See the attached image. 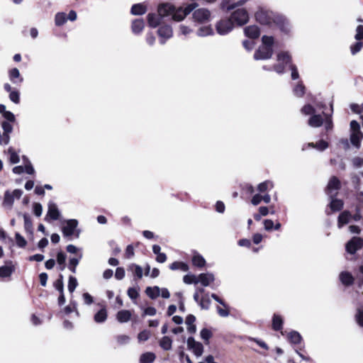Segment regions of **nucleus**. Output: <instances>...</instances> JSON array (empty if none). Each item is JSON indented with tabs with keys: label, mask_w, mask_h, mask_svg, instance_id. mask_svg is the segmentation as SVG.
Here are the masks:
<instances>
[{
	"label": "nucleus",
	"mask_w": 363,
	"mask_h": 363,
	"mask_svg": "<svg viewBox=\"0 0 363 363\" xmlns=\"http://www.w3.org/2000/svg\"><path fill=\"white\" fill-rule=\"evenodd\" d=\"M60 217V212L57 208V206L55 203L50 201L48 203V211L45 217V220L46 221H49L50 220H56L59 219Z\"/></svg>",
	"instance_id": "nucleus-13"
},
{
	"label": "nucleus",
	"mask_w": 363,
	"mask_h": 363,
	"mask_svg": "<svg viewBox=\"0 0 363 363\" xmlns=\"http://www.w3.org/2000/svg\"><path fill=\"white\" fill-rule=\"evenodd\" d=\"M340 187V180L335 177H333L330 179L328 186H327V194L330 197H334L337 195V191Z\"/></svg>",
	"instance_id": "nucleus-15"
},
{
	"label": "nucleus",
	"mask_w": 363,
	"mask_h": 363,
	"mask_svg": "<svg viewBox=\"0 0 363 363\" xmlns=\"http://www.w3.org/2000/svg\"><path fill=\"white\" fill-rule=\"evenodd\" d=\"M350 217L351 216L348 212L344 211L342 213L338 218L339 228H341L343 225L348 223L350 222Z\"/></svg>",
	"instance_id": "nucleus-42"
},
{
	"label": "nucleus",
	"mask_w": 363,
	"mask_h": 363,
	"mask_svg": "<svg viewBox=\"0 0 363 363\" xmlns=\"http://www.w3.org/2000/svg\"><path fill=\"white\" fill-rule=\"evenodd\" d=\"M196 320V318L193 315H189L185 320V323L186 325V328L189 333L193 334L196 331V327L194 325V322Z\"/></svg>",
	"instance_id": "nucleus-29"
},
{
	"label": "nucleus",
	"mask_w": 363,
	"mask_h": 363,
	"mask_svg": "<svg viewBox=\"0 0 363 363\" xmlns=\"http://www.w3.org/2000/svg\"><path fill=\"white\" fill-rule=\"evenodd\" d=\"M277 63L274 65L273 67H263L264 69L272 70L273 69L277 74H283L287 65H291V57L288 52L279 51L276 55Z\"/></svg>",
	"instance_id": "nucleus-4"
},
{
	"label": "nucleus",
	"mask_w": 363,
	"mask_h": 363,
	"mask_svg": "<svg viewBox=\"0 0 363 363\" xmlns=\"http://www.w3.org/2000/svg\"><path fill=\"white\" fill-rule=\"evenodd\" d=\"M15 271V267L11 262H6V264L0 267V278L10 277Z\"/></svg>",
	"instance_id": "nucleus-17"
},
{
	"label": "nucleus",
	"mask_w": 363,
	"mask_h": 363,
	"mask_svg": "<svg viewBox=\"0 0 363 363\" xmlns=\"http://www.w3.org/2000/svg\"><path fill=\"white\" fill-rule=\"evenodd\" d=\"M34 214L40 217L43 213V206L40 203H34L33 205Z\"/></svg>",
	"instance_id": "nucleus-57"
},
{
	"label": "nucleus",
	"mask_w": 363,
	"mask_h": 363,
	"mask_svg": "<svg viewBox=\"0 0 363 363\" xmlns=\"http://www.w3.org/2000/svg\"><path fill=\"white\" fill-rule=\"evenodd\" d=\"M7 153L9 156V161L12 164H16L20 162V157L18 153L12 147H10L8 149Z\"/></svg>",
	"instance_id": "nucleus-36"
},
{
	"label": "nucleus",
	"mask_w": 363,
	"mask_h": 363,
	"mask_svg": "<svg viewBox=\"0 0 363 363\" xmlns=\"http://www.w3.org/2000/svg\"><path fill=\"white\" fill-rule=\"evenodd\" d=\"M132 317V313L128 310H121L116 313V320L124 323L128 322Z\"/></svg>",
	"instance_id": "nucleus-21"
},
{
	"label": "nucleus",
	"mask_w": 363,
	"mask_h": 363,
	"mask_svg": "<svg viewBox=\"0 0 363 363\" xmlns=\"http://www.w3.org/2000/svg\"><path fill=\"white\" fill-rule=\"evenodd\" d=\"M77 286H78V282H77V279L73 276H69V280H68V285H67L68 291L71 294H72L74 291V290L76 289V288L77 287Z\"/></svg>",
	"instance_id": "nucleus-44"
},
{
	"label": "nucleus",
	"mask_w": 363,
	"mask_h": 363,
	"mask_svg": "<svg viewBox=\"0 0 363 363\" xmlns=\"http://www.w3.org/2000/svg\"><path fill=\"white\" fill-rule=\"evenodd\" d=\"M193 18L195 22L204 23L211 20V12L205 8H201L193 13Z\"/></svg>",
	"instance_id": "nucleus-10"
},
{
	"label": "nucleus",
	"mask_w": 363,
	"mask_h": 363,
	"mask_svg": "<svg viewBox=\"0 0 363 363\" xmlns=\"http://www.w3.org/2000/svg\"><path fill=\"white\" fill-rule=\"evenodd\" d=\"M211 301L208 294H205L201 298L199 305L202 309H208L210 307Z\"/></svg>",
	"instance_id": "nucleus-47"
},
{
	"label": "nucleus",
	"mask_w": 363,
	"mask_h": 363,
	"mask_svg": "<svg viewBox=\"0 0 363 363\" xmlns=\"http://www.w3.org/2000/svg\"><path fill=\"white\" fill-rule=\"evenodd\" d=\"M363 44L362 42L358 41L350 46V50L352 54L354 55L359 52L362 48Z\"/></svg>",
	"instance_id": "nucleus-54"
},
{
	"label": "nucleus",
	"mask_w": 363,
	"mask_h": 363,
	"mask_svg": "<svg viewBox=\"0 0 363 363\" xmlns=\"http://www.w3.org/2000/svg\"><path fill=\"white\" fill-rule=\"evenodd\" d=\"M66 255L65 253L60 252L57 255V262L59 265L65 264Z\"/></svg>",
	"instance_id": "nucleus-64"
},
{
	"label": "nucleus",
	"mask_w": 363,
	"mask_h": 363,
	"mask_svg": "<svg viewBox=\"0 0 363 363\" xmlns=\"http://www.w3.org/2000/svg\"><path fill=\"white\" fill-rule=\"evenodd\" d=\"M214 27L216 33L222 36L228 35L235 28L229 17L219 19L215 23Z\"/></svg>",
	"instance_id": "nucleus-6"
},
{
	"label": "nucleus",
	"mask_w": 363,
	"mask_h": 363,
	"mask_svg": "<svg viewBox=\"0 0 363 363\" xmlns=\"http://www.w3.org/2000/svg\"><path fill=\"white\" fill-rule=\"evenodd\" d=\"M305 92V87L301 84H298L294 89V93L298 97L302 96Z\"/></svg>",
	"instance_id": "nucleus-55"
},
{
	"label": "nucleus",
	"mask_w": 363,
	"mask_h": 363,
	"mask_svg": "<svg viewBox=\"0 0 363 363\" xmlns=\"http://www.w3.org/2000/svg\"><path fill=\"white\" fill-rule=\"evenodd\" d=\"M273 37L264 35L262 38V45L258 48L254 54V59L256 60H264L269 59L273 54Z\"/></svg>",
	"instance_id": "nucleus-2"
},
{
	"label": "nucleus",
	"mask_w": 363,
	"mask_h": 363,
	"mask_svg": "<svg viewBox=\"0 0 363 363\" xmlns=\"http://www.w3.org/2000/svg\"><path fill=\"white\" fill-rule=\"evenodd\" d=\"M172 340L169 337L164 336L161 339L160 345L162 349L169 350L172 348Z\"/></svg>",
	"instance_id": "nucleus-43"
},
{
	"label": "nucleus",
	"mask_w": 363,
	"mask_h": 363,
	"mask_svg": "<svg viewBox=\"0 0 363 363\" xmlns=\"http://www.w3.org/2000/svg\"><path fill=\"white\" fill-rule=\"evenodd\" d=\"M284 320L282 317L279 314H274L272 320V328L275 331H281L282 335L284 333L282 331Z\"/></svg>",
	"instance_id": "nucleus-18"
},
{
	"label": "nucleus",
	"mask_w": 363,
	"mask_h": 363,
	"mask_svg": "<svg viewBox=\"0 0 363 363\" xmlns=\"http://www.w3.org/2000/svg\"><path fill=\"white\" fill-rule=\"evenodd\" d=\"M286 335L288 340L293 344L296 345L300 343L301 341V336L296 331L292 330L288 333Z\"/></svg>",
	"instance_id": "nucleus-33"
},
{
	"label": "nucleus",
	"mask_w": 363,
	"mask_h": 363,
	"mask_svg": "<svg viewBox=\"0 0 363 363\" xmlns=\"http://www.w3.org/2000/svg\"><path fill=\"white\" fill-rule=\"evenodd\" d=\"M145 292L150 298L154 299L160 296V288L158 286H149L146 289Z\"/></svg>",
	"instance_id": "nucleus-38"
},
{
	"label": "nucleus",
	"mask_w": 363,
	"mask_h": 363,
	"mask_svg": "<svg viewBox=\"0 0 363 363\" xmlns=\"http://www.w3.org/2000/svg\"><path fill=\"white\" fill-rule=\"evenodd\" d=\"M354 38L357 41L363 40V26L360 25L357 27Z\"/></svg>",
	"instance_id": "nucleus-59"
},
{
	"label": "nucleus",
	"mask_w": 363,
	"mask_h": 363,
	"mask_svg": "<svg viewBox=\"0 0 363 363\" xmlns=\"http://www.w3.org/2000/svg\"><path fill=\"white\" fill-rule=\"evenodd\" d=\"M356 320L359 325L363 326V308H358L355 315Z\"/></svg>",
	"instance_id": "nucleus-61"
},
{
	"label": "nucleus",
	"mask_w": 363,
	"mask_h": 363,
	"mask_svg": "<svg viewBox=\"0 0 363 363\" xmlns=\"http://www.w3.org/2000/svg\"><path fill=\"white\" fill-rule=\"evenodd\" d=\"M107 316V311L105 307H103L94 315V320L97 323H102L106 320Z\"/></svg>",
	"instance_id": "nucleus-26"
},
{
	"label": "nucleus",
	"mask_w": 363,
	"mask_h": 363,
	"mask_svg": "<svg viewBox=\"0 0 363 363\" xmlns=\"http://www.w3.org/2000/svg\"><path fill=\"white\" fill-rule=\"evenodd\" d=\"M214 279L213 274L211 273H203L198 276V283H201L204 286H209Z\"/></svg>",
	"instance_id": "nucleus-20"
},
{
	"label": "nucleus",
	"mask_w": 363,
	"mask_h": 363,
	"mask_svg": "<svg viewBox=\"0 0 363 363\" xmlns=\"http://www.w3.org/2000/svg\"><path fill=\"white\" fill-rule=\"evenodd\" d=\"M301 112L305 115H313L315 113V109L311 105H306L302 108Z\"/></svg>",
	"instance_id": "nucleus-60"
},
{
	"label": "nucleus",
	"mask_w": 363,
	"mask_h": 363,
	"mask_svg": "<svg viewBox=\"0 0 363 363\" xmlns=\"http://www.w3.org/2000/svg\"><path fill=\"white\" fill-rule=\"evenodd\" d=\"M228 17L235 27L242 26L249 21V13L244 8L233 11Z\"/></svg>",
	"instance_id": "nucleus-5"
},
{
	"label": "nucleus",
	"mask_w": 363,
	"mask_h": 363,
	"mask_svg": "<svg viewBox=\"0 0 363 363\" xmlns=\"http://www.w3.org/2000/svg\"><path fill=\"white\" fill-rule=\"evenodd\" d=\"M55 24L58 26L63 25L67 21L66 13H57L55 18Z\"/></svg>",
	"instance_id": "nucleus-46"
},
{
	"label": "nucleus",
	"mask_w": 363,
	"mask_h": 363,
	"mask_svg": "<svg viewBox=\"0 0 363 363\" xmlns=\"http://www.w3.org/2000/svg\"><path fill=\"white\" fill-rule=\"evenodd\" d=\"M1 127L4 130V133H6V135H9V133L12 132L13 127L9 122H2Z\"/></svg>",
	"instance_id": "nucleus-62"
},
{
	"label": "nucleus",
	"mask_w": 363,
	"mask_h": 363,
	"mask_svg": "<svg viewBox=\"0 0 363 363\" xmlns=\"http://www.w3.org/2000/svg\"><path fill=\"white\" fill-rule=\"evenodd\" d=\"M23 158L25 161L24 166L18 165L13 167V172L16 174H21L24 172L28 174H33L35 173V169L31 162L26 157H23Z\"/></svg>",
	"instance_id": "nucleus-12"
},
{
	"label": "nucleus",
	"mask_w": 363,
	"mask_h": 363,
	"mask_svg": "<svg viewBox=\"0 0 363 363\" xmlns=\"http://www.w3.org/2000/svg\"><path fill=\"white\" fill-rule=\"evenodd\" d=\"M223 307L218 306L217 312L221 317H228L229 315L228 307L225 303L221 305Z\"/></svg>",
	"instance_id": "nucleus-50"
},
{
	"label": "nucleus",
	"mask_w": 363,
	"mask_h": 363,
	"mask_svg": "<svg viewBox=\"0 0 363 363\" xmlns=\"http://www.w3.org/2000/svg\"><path fill=\"white\" fill-rule=\"evenodd\" d=\"M23 194L21 189H14L13 191L7 190L4 193L2 205L4 208L11 209L13 205L15 199H19Z\"/></svg>",
	"instance_id": "nucleus-9"
},
{
	"label": "nucleus",
	"mask_w": 363,
	"mask_h": 363,
	"mask_svg": "<svg viewBox=\"0 0 363 363\" xmlns=\"http://www.w3.org/2000/svg\"><path fill=\"white\" fill-rule=\"evenodd\" d=\"M197 4L193 3L189 4L184 9L182 7H176L174 5L166 3L158 6L157 12L160 18L172 16L175 21H181L189 14L196 6Z\"/></svg>",
	"instance_id": "nucleus-1"
},
{
	"label": "nucleus",
	"mask_w": 363,
	"mask_h": 363,
	"mask_svg": "<svg viewBox=\"0 0 363 363\" xmlns=\"http://www.w3.org/2000/svg\"><path fill=\"white\" fill-rule=\"evenodd\" d=\"M16 241L18 246L23 247L26 246V241L19 233L16 234Z\"/></svg>",
	"instance_id": "nucleus-63"
},
{
	"label": "nucleus",
	"mask_w": 363,
	"mask_h": 363,
	"mask_svg": "<svg viewBox=\"0 0 363 363\" xmlns=\"http://www.w3.org/2000/svg\"><path fill=\"white\" fill-rule=\"evenodd\" d=\"M147 11V7L143 4H134L131 8L133 15H143Z\"/></svg>",
	"instance_id": "nucleus-32"
},
{
	"label": "nucleus",
	"mask_w": 363,
	"mask_h": 363,
	"mask_svg": "<svg viewBox=\"0 0 363 363\" xmlns=\"http://www.w3.org/2000/svg\"><path fill=\"white\" fill-rule=\"evenodd\" d=\"M155 359V355L152 352H145L140 357V363H152Z\"/></svg>",
	"instance_id": "nucleus-39"
},
{
	"label": "nucleus",
	"mask_w": 363,
	"mask_h": 363,
	"mask_svg": "<svg viewBox=\"0 0 363 363\" xmlns=\"http://www.w3.org/2000/svg\"><path fill=\"white\" fill-rule=\"evenodd\" d=\"M82 299L84 301V304L89 306L94 303V298L89 293H84L82 294Z\"/></svg>",
	"instance_id": "nucleus-58"
},
{
	"label": "nucleus",
	"mask_w": 363,
	"mask_h": 363,
	"mask_svg": "<svg viewBox=\"0 0 363 363\" xmlns=\"http://www.w3.org/2000/svg\"><path fill=\"white\" fill-rule=\"evenodd\" d=\"M183 281L185 284H198V277L189 274L184 277Z\"/></svg>",
	"instance_id": "nucleus-48"
},
{
	"label": "nucleus",
	"mask_w": 363,
	"mask_h": 363,
	"mask_svg": "<svg viewBox=\"0 0 363 363\" xmlns=\"http://www.w3.org/2000/svg\"><path fill=\"white\" fill-rule=\"evenodd\" d=\"M191 261L192 264L197 267H203L206 264L205 259L197 252L194 253Z\"/></svg>",
	"instance_id": "nucleus-31"
},
{
	"label": "nucleus",
	"mask_w": 363,
	"mask_h": 363,
	"mask_svg": "<svg viewBox=\"0 0 363 363\" xmlns=\"http://www.w3.org/2000/svg\"><path fill=\"white\" fill-rule=\"evenodd\" d=\"M248 0H240L236 4H232L228 5L229 0H221L220 4V8L221 9H225L227 11L233 10L238 6H242L245 4Z\"/></svg>",
	"instance_id": "nucleus-24"
},
{
	"label": "nucleus",
	"mask_w": 363,
	"mask_h": 363,
	"mask_svg": "<svg viewBox=\"0 0 363 363\" xmlns=\"http://www.w3.org/2000/svg\"><path fill=\"white\" fill-rule=\"evenodd\" d=\"M62 279L63 276L60 274L59 279H57L54 284L55 288L60 292V294H62V292H64V284Z\"/></svg>",
	"instance_id": "nucleus-52"
},
{
	"label": "nucleus",
	"mask_w": 363,
	"mask_h": 363,
	"mask_svg": "<svg viewBox=\"0 0 363 363\" xmlns=\"http://www.w3.org/2000/svg\"><path fill=\"white\" fill-rule=\"evenodd\" d=\"M328 146V144L326 141L321 140L317 142L315 144L313 143H309L307 145V147H315L319 151H323L325 150Z\"/></svg>",
	"instance_id": "nucleus-41"
},
{
	"label": "nucleus",
	"mask_w": 363,
	"mask_h": 363,
	"mask_svg": "<svg viewBox=\"0 0 363 363\" xmlns=\"http://www.w3.org/2000/svg\"><path fill=\"white\" fill-rule=\"evenodd\" d=\"M187 346L196 357L202 355L203 352V347L201 343L195 341L193 337H189L187 340Z\"/></svg>",
	"instance_id": "nucleus-16"
},
{
	"label": "nucleus",
	"mask_w": 363,
	"mask_h": 363,
	"mask_svg": "<svg viewBox=\"0 0 363 363\" xmlns=\"http://www.w3.org/2000/svg\"><path fill=\"white\" fill-rule=\"evenodd\" d=\"M244 32L247 37L252 39L257 38L260 35L259 28L256 26H250L246 27Z\"/></svg>",
	"instance_id": "nucleus-22"
},
{
	"label": "nucleus",
	"mask_w": 363,
	"mask_h": 363,
	"mask_svg": "<svg viewBox=\"0 0 363 363\" xmlns=\"http://www.w3.org/2000/svg\"><path fill=\"white\" fill-rule=\"evenodd\" d=\"M9 79L14 84L21 83L23 79L21 77L17 68H13L9 72Z\"/></svg>",
	"instance_id": "nucleus-25"
},
{
	"label": "nucleus",
	"mask_w": 363,
	"mask_h": 363,
	"mask_svg": "<svg viewBox=\"0 0 363 363\" xmlns=\"http://www.w3.org/2000/svg\"><path fill=\"white\" fill-rule=\"evenodd\" d=\"M257 20L262 24L271 25L273 23L277 25L285 23V19L281 16L275 14L274 12L268 10H260L256 15Z\"/></svg>",
	"instance_id": "nucleus-3"
},
{
	"label": "nucleus",
	"mask_w": 363,
	"mask_h": 363,
	"mask_svg": "<svg viewBox=\"0 0 363 363\" xmlns=\"http://www.w3.org/2000/svg\"><path fill=\"white\" fill-rule=\"evenodd\" d=\"M273 187H274L273 182L269 180H267V181H264V182L260 183L257 186V190L260 193H264L265 191H267L268 190L273 189Z\"/></svg>",
	"instance_id": "nucleus-37"
},
{
	"label": "nucleus",
	"mask_w": 363,
	"mask_h": 363,
	"mask_svg": "<svg viewBox=\"0 0 363 363\" xmlns=\"http://www.w3.org/2000/svg\"><path fill=\"white\" fill-rule=\"evenodd\" d=\"M172 270H181L182 272H187L189 266L187 264L182 262H174L169 265Z\"/></svg>",
	"instance_id": "nucleus-35"
},
{
	"label": "nucleus",
	"mask_w": 363,
	"mask_h": 363,
	"mask_svg": "<svg viewBox=\"0 0 363 363\" xmlns=\"http://www.w3.org/2000/svg\"><path fill=\"white\" fill-rule=\"evenodd\" d=\"M150 332L147 330H144L143 331H141L138 335V340L139 342H145V341H147L150 337Z\"/></svg>",
	"instance_id": "nucleus-49"
},
{
	"label": "nucleus",
	"mask_w": 363,
	"mask_h": 363,
	"mask_svg": "<svg viewBox=\"0 0 363 363\" xmlns=\"http://www.w3.org/2000/svg\"><path fill=\"white\" fill-rule=\"evenodd\" d=\"M160 16L158 15H156L155 13H149L147 16V20L148 25L150 27L156 28L157 26L160 25V21H161Z\"/></svg>",
	"instance_id": "nucleus-30"
},
{
	"label": "nucleus",
	"mask_w": 363,
	"mask_h": 363,
	"mask_svg": "<svg viewBox=\"0 0 363 363\" xmlns=\"http://www.w3.org/2000/svg\"><path fill=\"white\" fill-rule=\"evenodd\" d=\"M82 257V255H80L79 258L73 257L69 259L68 267L72 273H76L77 266L78 265Z\"/></svg>",
	"instance_id": "nucleus-45"
},
{
	"label": "nucleus",
	"mask_w": 363,
	"mask_h": 363,
	"mask_svg": "<svg viewBox=\"0 0 363 363\" xmlns=\"http://www.w3.org/2000/svg\"><path fill=\"white\" fill-rule=\"evenodd\" d=\"M179 30L180 34L183 35H187L191 34L193 32V29L189 26H187L184 24H181L179 27Z\"/></svg>",
	"instance_id": "nucleus-53"
},
{
	"label": "nucleus",
	"mask_w": 363,
	"mask_h": 363,
	"mask_svg": "<svg viewBox=\"0 0 363 363\" xmlns=\"http://www.w3.org/2000/svg\"><path fill=\"white\" fill-rule=\"evenodd\" d=\"M9 99L15 104H18L20 101L19 92L18 91H12L9 93Z\"/></svg>",
	"instance_id": "nucleus-56"
},
{
	"label": "nucleus",
	"mask_w": 363,
	"mask_h": 363,
	"mask_svg": "<svg viewBox=\"0 0 363 363\" xmlns=\"http://www.w3.org/2000/svg\"><path fill=\"white\" fill-rule=\"evenodd\" d=\"M362 139L363 133L360 130L359 124L356 121H352L350 123V142L352 145L359 149Z\"/></svg>",
	"instance_id": "nucleus-8"
},
{
	"label": "nucleus",
	"mask_w": 363,
	"mask_h": 363,
	"mask_svg": "<svg viewBox=\"0 0 363 363\" xmlns=\"http://www.w3.org/2000/svg\"><path fill=\"white\" fill-rule=\"evenodd\" d=\"M323 123V119L320 115L313 114L308 120V125L313 128L320 127Z\"/></svg>",
	"instance_id": "nucleus-27"
},
{
	"label": "nucleus",
	"mask_w": 363,
	"mask_h": 363,
	"mask_svg": "<svg viewBox=\"0 0 363 363\" xmlns=\"http://www.w3.org/2000/svg\"><path fill=\"white\" fill-rule=\"evenodd\" d=\"M363 246V240L359 237H354L346 245V250L350 254H354Z\"/></svg>",
	"instance_id": "nucleus-14"
},
{
	"label": "nucleus",
	"mask_w": 363,
	"mask_h": 363,
	"mask_svg": "<svg viewBox=\"0 0 363 363\" xmlns=\"http://www.w3.org/2000/svg\"><path fill=\"white\" fill-rule=\"evenodd\" d=\"M145 27V22L142 19H135L132 23L131 29L133 33H140Z\"/></svg>",
	"instance_id": "nucleus-28"
},
{
	"label": "nucleus",
	"mask_w": 363,
	"mask_h": 363,
	"mask_svg": "<svg viewBox=\"0 0 363 363\" xmlns=\"http://www.w3.org/2000/svg\"><path fill=\"white\" fill-rule=\"evenodd\" d=\"M331 198V201L330 203V207L332 211H340L343 206V202L342 200L334 199L333 197Z\"/></svg>",
	"instance_id": "nucleus-40"
},
{
	"label": "nucleus",
	"mask_w": 363,
	"mask_h": 363,
	"mask_svg": "<svg viewBox=\"0 0 363 363\" xmlns=\"http://www.w3.org/2000/svg\"><path fill=\"white\" fill-rule=\"evenodd\" d=\"M130 340V337L127 335H120L116 337V342L121 345L128 344Z\"/></svg>",
	"instance_id": "nucleus-51"
},
{
	"label": "nucleus",
	"mask_w": 363,
	"mask_h": 363,
	"mask_svg": "<svg viewBox=\"0 0 363 363\" xmlns=\"http://www.w3.org/2000/svg\"><path fill=\"white\" fill-rule=\"evenodd\" d=\"M157 35L160 38V43L162 45L165 44L166 42L173 36L172 26L167 24L160 26L157 30Z\"/></svg>",
	"instance_id": "nucleus-11"
},
{
	"label": "nucleus",
	"mask_w": 363,
	"mask_h": 363,
	"mask_svg": "<svg viewBox=\"0 0 363 363\" xmlns=\"http://www.w3.org/2000/svg\"><path fill=\"white\" fill-rule=\"evenodd\" d=\"M339 279L341 283L345 286H350L354 282V277L351 273L344 271L339 275Z\"/></svg>",
	"instance_id": "nucleus-23"
},
{
	"label": "nucleus",
	"mask_w": 363,
	"mask_h": 363,
	"mask_svg": "<svg viewBox=\"0 0 363 363\" xmlns=\"http://www.w3.org/2000/svg\"><path fill=\"white\" fill-rule=\"evenodd\" d=\"M78 220L76 219H68L64 221L62 232L64 237L70 238L75 235L79 236L80 230L77 229Z\"/></svg>",
	"instance_id": "nucleus-7"
},
{
	"label": "nucleus",
	"mask_w": 363,
	"mask_h": 363,
	"mask_svg": "<svg viewBox=\"0 0 363 363\" xmlns=\"http://www.w3.org/2000/svg\"><path fill=\"white\" fill-rule=\"evenodd\" d=\"M214 33V30L211 25L200 26L196 30L197 36L201 38L213 36Z\"/></svg>",
	"instance_id": "nucleus-19"
},
{
	"label": "nucleus",
	"mask_w": 363,
	"mask_h": 363,
	"mask_svg": "<svg viewBox=\"0 0 363 363\" xmlns=\"http://www.w3.org/2000/svg\"><path fill=\"white\" fill-rule=\"evenodd\" d=\"M128 270L132 272L137 279H141L143 277V269L140 266L136 264H131L128 266Z\"/></svg>",
	"instance_id": "nucleus-34"
}]
</instances>
